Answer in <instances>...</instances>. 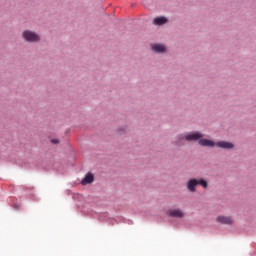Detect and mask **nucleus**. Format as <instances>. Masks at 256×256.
Listing matches in <instances>:
<instances>
[{
	"instance_id": "9",
	"label": "nucleus",
	"mask_w": 256,
	"mask_h": 256,
	"mask_svg": "<svg viewBox=\"0 0 256 256\" xmlns=\"http://www.w3.org/2000/svg\"><path fill=\"white\" fill-rule=\"evenodd\" d=\"M165 23H167V19L163 16L156 17L153 19L154 25H165Z\"/></svg>"
},
{
	"instance_id": "2",
	"label": "nucleus",
	"mask_w": 256,
	"mask_h": 256,
	"mask_svg": "<svg viewBox=\"0 0 256 256\" xmlns=\"http://www.w3.org/2000/svg\"><path fill=\"white\" fill-rule=\"evenodd\" d=\"M185 139L186 141H200V139H203V134L201 132H190L186 135H180L179 140Z\"/></svg>"
},
{
	"instance_id": "10",
	"label": "nucleus",
	"mask_w": 256,
	"mask_h": 256,
	"mask_svg": "<svg viewBox=\"0 0 256 256\" xmlns=\"http://www.w3.org/2000/svg\"><path fill=\"white\" fill-rule=\"evenodd\" d=\"M152 49L156 53H165V45L163 44H155L152 46Z\"/></svg>"
},
{
	"instance_id": "12",
	"label": "nucleus",
	"mask_w": 256,
	"mask_h": 256,
	"mask_svg": "<svg viewBox=\"0 0 256 256\" xmlns=\"http://www.w3.org/2000/svg\"><path fill=\"white\" fill-rule=\"evenodd\" d=\"M51 143H53L54 145H57L59 143V139H52Z\"/></svg>"
},
{
	"instance_id": "4",
	"label": "nucleus",
	"mask_w": 256,
	"mask_h": 256,
	"mask_svg": "<svg viewBox=\"0 0 256 256\" xmlns=\"http://www.w3.org/2000/svg\"><path fill=\"white\" fill-rule=\"evenodd\" d=\"M216 221L221 225H233V218L230 216H218Z\"/></svg>"
},
{
	"instance_id": "5",
	"label": "nucleus",
	"mask_w": 256,
	"mask_h": 256,
	"mask_svg": "<svg viewBox=\"0 0 256 256\" xmlns=\"http://www.w3.org/2000/svg\"><path fill=\"white\" fill-rule=\"evenodd\" d=\"M197 185H198V182H197V179H190L188 182H187V189L188 191H190V193H195L197 191Z\"/></svg>"
},
{
	"instance_id": "6",
	"label": "nucleus",
	"mask_w": 256,
	"mask_h": 256,
	"mask_svg": "<svg viewBox=\"0 0 256 256\" xmlns=\"http://www.w3.org/2000/svg\"><path fill=\"white\" fill-rule=\"evenodd\" d=\"M198 143L202 147H217V142L209 139H200Z\"/></svg>"
},
{
	"instance_id": "11",
	"label": "nucleus",
	"mask_w": 256,
	"mask_h": 256,
	"mask_svg": "<svg viewBox=\"0 0 256 256\" xmlns=\"http://www.w3.org/2000/svg\"><path fill=\"white\" fill-rule=\"evenodd\" d=\"M197 182H198V185H201V187H203V189H207V187H209V184L203 178L197 180Z\"/></svg>"
},
{
	"instance_id": "7",
	"label": "nucleus",
	"mask_w": 256,
	"mask_h": 256,
	"mask_svg": "<svg viewBox=\"0 0 256 256\" xmlns=\"http://www.w3.org/2000/svg\"><path fill=\"white\" fill-rule=\"evenodd\" d=\"M216 147H218L219 149H233L235 145L231 142L220 141V142H216Z\"/></svg>"
},
{
	"instance_id": "3",
	"label": "nucleus",
	"mask_w": 256,
	"mask_h": 256,
	"mask_svg": "<svg viewBox=\"0 0 256 256\" xmlns=\"http://www.w3.org/2000/svg\"><path fill=\"white\" fill-rule=\"evenodd\" d=\"M169 217H175L176 219H183L185 217V213L181 211V209H170L168 210Z\"/></svg>"
},
{
	"instance_id": "1",
	"label": "nucleus",
	"mask_w": 256,
	"mask_h": 256,
	"mask_svg": "<svg viewBox=\"0 0 256 256\" xmlns=\"http://www.w3.org/2000/svg\"><path fill=\"white\" fill-rule=\"evenodd\" d=\"M22 38L24 39V41H27L28 43H39V41H41V36H39V34L31 30L23 31Z\"/></svg>"
},
{
	"instance_id": "8",
	"label": "nucleus",
	"mask_w": 256,
	"mask_h": 256,
	"mask_svg": "<svg viewBox=\"0 0 256 256\" xmlns=\"http://www.w3.org/2000/svg\"><path fill=\"white\" fill-rule=\"evenodd\" d=\"M93 181H95V176H93L92 173H88V174L84 177V179L81 181V183H82L83 185H89V184L93 183Z\"/></svg>"
}]
</instances>
